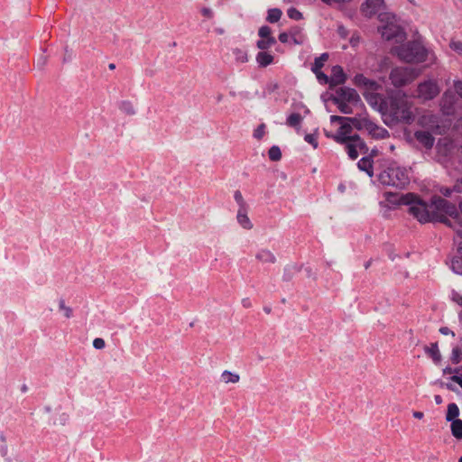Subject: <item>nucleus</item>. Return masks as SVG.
Instances as JSON below:
<instances>
[{
    "mask_svg": "<svg viewBox=\"0 0 462 462\" xmlns=\"http://www.w3.org/2000/svg\"><path fill=\"white\" fill-rule=\"evenodd\" d=\"M364 97L387 125H411L415 120L417 108L405 92L396 91L387 97L380 93H366Z\"/></svg>",
    "mask_w": 462,
    "mask_h": 462,
    "instance_id": "obj_1",
    "label": "nucleus"
},
{
    "mask_svg": "<svg viewBox=\"0 0 462 462\" xmlns=\"http://www.w3.org/2000/svg\"><path fill=\"white\" fill-rule=\"evenodd\" d=\"M409 213L419 222H441L456 231L455 241L462 258V204H410Z\"/></svg>",
    "mask_w": 462,
    "mask_h": 462,
    "instance_id": "obj_2",
    "label": "nucleus"
},
{
    "mask_svg": "<svg viewBox=\"0 0 462 462\" xmlns=\"http://www.w3.org/2000/svg\"><path fill=\"white\" fill-rule=\"evenodd\" d=\"M391 52L406 63H422L430 60L437 62V56L419 42H409L405 44L392 48Z\"/></svg>",
    "mask_w": 462,
    "mask_h": 462,
    "instance_id": "obj_3",
    "label": "nucleus"
},
{
    "mask_svg": "<svg viewBox=\"0 0 462 462\" xmlns=\"http://www.w3.org/2000/svg\"><path fill=\"white\" fill-rule=\"evenodd\" d=\"M420 70L407 66L393 67L389 73V80L395 88H403L411 84L419 76Z\"/></svg>",
    "mask_w": 462,
    "mask_h": 462,
    "instance_id": "obj_4",
    "label": "nucleus"
},
{
    "mask_svg": "<svg viewBox=\"0 0 462 462\" xmlns=\"http://www.w3.org/2000/svg\"><path fill=\"white\" fill-rule=\"evenodd\" d=\"M378 178L380 182L385 186L402 188L409 182L406 172L396 166L387 167L379 174Z\"/></svg>",
    "mask_w": 462,
    "mask_h": 462,
    "instance_id": "obj_5",
    "label": "nucleus"
},
{
    "mask_svg": "<svg viewBox=\"0 0 462 462\" xmlns=\"http://www.w3.org/2000/svg\"><path fill=\"white\" fill-rule=\"evenodd\" d=\"M415 97L422 102L430 101L437 97L440 93L438 81L429 78L420 82L416 87Z\"/></svg>",
    "mask_w": 462,
    "mask_h": 462,
    "instance_id": "obj_6",
    "label": "nucleus"
},
{
    "mask_svg": "<svg viewBox=\"0 0 462 462\" xmlns=\"http://www.w3.org/2000/svg\"><path fill=\"white\" fill-rule=\"evenodd\" d=\"M440 106L445 115L462 116V101L448 92L443 94Z\"/></svg>",
    "mask_w": 462,
    "mask_h": 462,
    "instance_id": "obj_7",
    "label": "nucleus"
},
{
    "mask_svg": "<svg viewBox=\"0 0 462 462\" xmlns=\"http://www.w3.org/2000/svg\"><path fill=\"white\" fill-rule=\"evenodd\" d=\"M382 37L386 41H395L402 42L406 40V33L402 28L395 22H389L385 25L379 28Z\"/></svg>",
    "mask_w": 462,
    "mask_h": 462,
    "instance_id": "obj_8",
    "label": "nucleus"
},
{
    "mask_svg": "<svg viewBox=\"0 0 462 462\" xmlns=\"http://www.w3.org/2000/svg\"><path fill=\"white\" fill-rule=\"evenodd\" d=\"M344 144H346L348 156L351 159H356L360 153H366L367 152L365 143L357 134H354V137Z\"/></svg>",
    "mask_w": 462,
    "mask_h": 462,
    "instance_id": "obj_9",
    "label": "nucleus"
},
{
    "mask_svg": "<svg viewBox=\"0 0 462 462\" xmlns=\"http://www.w3.org/2000/svg\"><path fill=\"white\" fill-rule=\"evenodd\" d=\"M353 126L351 122L343 123L340 125L339 129L335 134H326L328 137L332 138L334 141H336L338 143H345L351 140V138L354 137V134H352Z\"/></svg>",
    "mask_w": 462,
    "mask_h": 462,
    "instance_id": "obj_10",
    "label": "nucleus"
},
{
    "mask_svg": "<svg viewBox=\"0 0 462 462\" xmlns=\"http://www.w3.org/2000/svg\"><path fill=\"white\" fill-rule=\"evenodd\" d=\"M354 84L358 88H363L366 93H375L381 87L380 85L374 79H370L365 77L363 74H356L353 79Z\"/></svg>",
    "mask_w": 462,
    "mask_h": 462,
    "instance_id": "obj_11",
    "label": "nucleus"
},
{
    "mask_svg": "<svg viewBox=\"0 0 462 462\" xmlns=\"http://www.w3.org/2000/svg\"><path fill=\"white\" fill-rule=\"evenodd\" d=\"M383 0H365L361 5V13L370 18L383 7Z\"/></svg>",
    "mask_w": 462,
    "mask_h": 462,
    "instance_id": "obj_12",
    "label": "nucleus"
},
{
    "mask_svg": "<svg viewBox=\"0 0 462 462\" xmlns=\"http://www.w3.org/2000/svg\"><path fill=\"white\" fill-rule=\"evenodd\" d=\"M346 79V76L341 66H334L332 68L331 76L329 79V85L331 87L344 84Z\"/></svg>",
    "mask_w": 462,
    "mask_h": 462,
    "instance_id": "obj_13",
    "label": "nucleus"
},
{
    "mask_svg": "<svg viewBox=\"0 0 462 462\" xmlns=\"http://www.w3.org/2000/svg\"><path fill=\"white\" fill-rule=\"evenodd\" d=\"M417 141L422 144L425 148L430 149L434 144V137L430 133L426 131H417L414 134Z\"/></svg>",
    "mask_w": 462,
    "mask_h": 462,
    "instance_id": "obj_14",
    "label": "nucleus"
},
{
    "mask_svg": "<svg viewBox=\"0 0 462 462\" xmlns=\"http://www.w3.org/2000/svg\"><path fill=\"white\" fill-rule=\"evenodd\" d=\"M341 98L348 102H357L360 100L357 92L351 88H343L338 92Z\"/></svg>",
    "mask_w": 462,
    "mask_h": 462,
    "instance_id": "obj_15",
    "label": "nucleus"
},
{
    "mask_svg": "<svg viewBox=\"0 0 462 462\" xmlns=\"http://www.w3.org/2000/svg\"><path fill=\"white\" fill-rule=\"evenodd\" d=\"M255 258L263 263H273L276 261L275 255L268 249L259 250Z\"/></svg>",
    "mask_w": 462,
    "mask_h": 462,
    "instance_id": "obj_16",
    "label": "nucleus"
},
{
    "mask_svg": "<svg viewBox=\"0 0 462 462\" xmlns=\"http://www.w3.org/2000/svg\"><path fill=\"white\" fill-rule=\"evenodd\" d=\"M424 350L426 354L432 358L434 363L440 361L441 356L439 350L438 343H431L430 346H425Z\"/></svg>",
    "mask_w": 462,
    "mask_h": 462,
    "instance_id": "obj_17",
    "label": "nucleus"
},
{
    "mask_svg": "<svg viewBox=\"0 0 462 462\" xmlns=\"http://www.w3.org/2000/svg\"><path fill=\"white\" fill-rule=\"evenodd\" d=\"M237 221L245 229H251L253 225L247 216V212L245 208H241L237 212Z\"/></svg>",
    "mask_w": 462,
    "mask_h": 462,
    "instance_id": "obj_18",
    "label": "nucleus"
},
{
    "mask_svg": "<svg viewBox=\"0 0 462 462\" xmlns=\"http://www.w3.org/2000/svg\"><path fill=\"white\" fill-rule=\"evenodd\" d=\"M273 61V56L268 52L261 51L256 55V62L260 67H267Z\"/></svg>",
    "mask_w": 462,
    "mask_h": 462,
    "instance_id": "obj_19",
    "label": "nucleus"
},
{
    "mask_svg": "<svg viewBox=\"0 0 462 462\" xmlns=\"http://www.w3.org/2000/svg\"><path fill=\"white\" fill-rule=\"evenodd\" d=\"M53 425L64 426L69 420V415L67 412L59 410L51 419Z\"/></svg>",
    "mask_w": 462,
    "mask_h": 462,
    "instance_id": "obj_20",
    "label": "nucleus"
},
{
    "mask_svg": "<svg viewBox=\"0 0 462 462\" xmlns=\"http://www.w3.org/2000/svg\"><path fill=\"white\" fill-rule=\"evenodd\" d=\"M358 168L361 171H365L368 176H373V162L370 158L363 157L360 159L358 162Z\"/></svg>",
    "mask_w": 462,
    "mask_h": 462,
    "instance_id": "obj_21",
    "label": "nucleus"
},
{
    "mask_svg": "<svg viewBox=\"0 0 462 462\" xmlns=\"http://www.w3.org/2000/svg\"><path fill=\"white\" fill-rule=\"evenodd\" d=\"M352 126L357 130H366L370 119L367 117H350Z\"/></svg>",
    "mask_w": 462,
    "mask_h": 462,
    "instance_id": "obj_22",
    "label": "nucleus"
},
{
    "mask_svg": "<svg viewBox=\"0 0 462 462\" xmlns=\"http://www.w3.org/2000/svg\"><path fill=\"white\" fill-rule=\"evenodd\" d=\"M221 380L225 383H236L239 382L240 380V376L238 374H235V373H232L228 370H225L222 374H221Z\"/></svg>",
    "mask_w": 462,
    "mask_h": 462,
    "instance_id": "obj_23",
    "label": "nucleus"
},
{
    "mask_svg": "<svg viewBox=\"0 0 462 462\" xmlns=\"http://www.w3.org/2000/svg\"><path fill=\"white\" fill-rule=\"evenodd\" d=\"M458 415H459V409H458L457 405L454 402L449 403L448 405L446 420L448 421H453L454 420H457V417Z\"/></svg>",
    "mask_w": 462,
    "mask_h": 462,
    "instance_id": "obj_24",
    "label": "nucleus"
},
{
    "mask_svg": "<svg viewBox=\"0 0 462 462\" xmlns=\"http://www.w3.org/2000/svg\"><path fill=\"white\" fill-rule=\"evenodd\" d=\"M451 432L456 439H462V420L457 419L452 421Z\"/></svg>",
    "mask_w": 462,
    "mask_h": 462,
    "instance_id": "obj_25",
    "label": "nucleus"
},
{
    "mask_svg": "<svg viewBox=\"0 0 462 462\" xmlns=\"http://www.w3.org/2000/svg\"><path fill=\"white\" fill-rule=\"evenodd\" d=\"M368 125H367L366 131L374 136L383 137V136H384V134L387 133L386 130L379 127L377 125H375L371 120Z\"/></svg>",
    "mask_w": 462,
    "mask_h": 462,
    "instance_id": "obj_26",
    "label": "nucleus"
},
{
    "mask_svg": "<svg viewBox=\"0 0 462 462\" xmlns=\"http://www.w3.org/2000/svg\"><path fill=\"white\" fill-rule=\"evenodd\" d=\"M462 360V339L460 346H454L451 354V361L454 364H458Z\"/></svg>",
    "mask_w": 462,
    "mask_h": 462,
    "instance_id": "obj_27",
    "label": "nucleus"
},
{
    "mask_svg": "<svg viewBox=\"0 0 462 462\" xmlns=\"http://www.w3.org/2000/svg\"><path fill=\"white\" fill-rule=\"evenodd\" d=\"M328 59V55L327 53H322L319 57H317L314 60V63L311 67V70H320L324 66V63Z\"/></svg>",
    "mask_w": 462,
    "mask_h": 462,
    "instance_id": "obj_28",
    "label": "nucleus"
},
{
    "mask_svg": "<svg viewBox=\"0 0 462 462\" xmlns=\"http://www.w3.org/2000/svg\"><path fill=\"white\" fill-rule=\"evenodd\" d=\"M282 11L279 8H273L268 11L267 20L270 23H276L281 19Z\"/></svg>",
    "mask_w": 462,
    "mask_h": 462,
    "instance_id": "obj_29",
    "label": "nucleus"
},
{
    "mask_svg": "<svg viewBox=\"0 0 462 462\" xmlns=\"http://www.w3.org/2000/svg\"><path fill=\"white\" fill-rule=\"evenodd\" d=\"M59 310L62 311L65 318L69 319L73 315V310L70 307L65 304V300L63 299L59 300Z\"/></svg>",
    "mask_w": 462,
    "mask_h": 462,
    "instance_id": "obj_30",
    "label": "nucleus"
},
{
    "mask_svg": "<svg viewBox=\"0 0 462 462\" xmlns=\"http://www.w3.org/2000/svg\"><path fill=\"white\" fill-rule=\"evenodd\" d=\"M233 54L235 55L236 60L238 62L244 63L246 62L248 60L246 51L242 49H234Z\"/></svg>",
    "mask_w": 462,
    "mask_h": 462,
    "instance_id": "obj_31",
    "label": "nucleus"
},
{
    "mask_svg": "<svg viewBox=\"0 0 462 462\" xmlns=\"http://www.w3.org/2000/svg\"><path fill=\"white\" fill-rule=\"evenodd\" d=\"M451 269L457 274H462V258L455 256L451 261Z\"/></svg>",
    "mask_w": 462,
    "mask_h": 462,
    "instance_id": "obj_32",
    "label": "nucleus"
},
{
    "mask_svg": "<svg viewBox=\"0 0 462 462\" xmlns=\"http://www.w3.org/2000/svg\"><path fill=\"white\" fill-rule=\"evenodd\" d=\"M268 154L269 158L274 162H277L282 158L281 149L276 145H273L269 149Z\"/></svg>",
    "mask_w": 462,
    "mask_h": 462,
    "instance_id": "obj_33",
    "label": "nucleus"
},
{
    "mask_svg": "<svg viewBox=\"0 0 462 462\" xmlns=\"http://www.w3.org/2000/svg\"><path fill=\"white\" fill-rule=\"evenodd\" d=\"M276 42L274 38L262 39L257 42V47L260 50H266Z\"/></svg>",
    "mask_w": 462,
    "mask_h": 462,
    "instance_id": "obj_34",
    "label": "nucleus"
},
{
    "mask_svg": "<svg viewBox=\"0 0 462 462\" xmlns=\"http://www.w3.org/2000/svg\"><path fill=\"white\" fill-rule=\"evenodd\" d=\"M301 120L302 117L300 116V115L294 113L288 117L287 123L291 126H298L300 124Z\"/></svg>",
    "mask_w": 462,
    "mask_h": 462,
    "instance_id": "obj_35",
    "label": "nucleus"
},
{
    "mask_svg": "<svg viewBox=\"0 0 462 462\" xmlns=\"http://www.w3.org/2000/svg\"><path fill=\"white\" fill-rule=\"evenodd\" d=\"M399 202H422L420 199H419L415 194L413 193H407L399 199Z\"/></svg>",
    "mask_w": 462,
    "mask_h": 462,
    "instance_id": "obj_36",
    "label": "nucleus"
},
{
    "mask_svg": "<svg viewBox=\"0 0 462 462\" xmlns=\"http://www.w3.org/2000/svg\"><path fill=\"white\" fill-rule=\"evenodd\" d=\"M258 34H259V36H260L262 39L273 38V37L271 35V29H270V27H268V26H266V25L262 26V27L259 29Z\"/></svg>",
    "mask_w": 462,
    "mask_h": 462,
    "instance_id": "obj_37",
    "label": "nucleus"
},
{
    "mask_svg": "<svg viewBox=\"0 0 462 462\" xmlns=\"http://www.w3.org/2000/svg\"><path fill=\"white\" fill-rule=\"evenodd\" d=\"M287 13H288V16L291 19H294V20H300V19H302V14L299 10L294 8V7H291L288 10Z\"/></svg>",
    "mask_w": 462,
    "mask_h": 462,
    "instance_id": "obj_38",
    "label": "nucleus"
},
{
    "mask_svg": "<svg viewBox=\"0 0 462 462\" xmlns=\"http://www.w3.org/2000/svg\"><path fill=\"white\" fill-rule=\"evenodd\" d=\"M449 47L451 50L456 51L457 54L462 56V42L460 41H451L449 43Z\"/></svg>",
    "mask_w": 462,
    "mask_h": 462,
    "instance_id": "obj_39",
    "label": "nucleus"
},
{
    "mask_svg": "<svg viewBox=\"0 0 462 462\" xmlns=\"http://www.w3.org/2000/svg\"><path fill=\"white\" fill-rule=\"evenodd\" d=\"M313 72L315 73L317 79L320 82H322L324 84H329V79L330 78H328L324 72H322L321 69L320 70H314Z\"/></svg>",
    "mask_w": 462,
    "mask_h": 462,
    "instance_id": "obj_40",
    "label": "nucleus"
},
{
    "mask_svg": "<svg viewBox=\"0 0 462 462\" xmlns=\"http://www.w3.org/2000/svg\"><path fill=\"white\" fill-rule=\"evenodd\" d=\"M265 125L261 124L254 131V136L256 139H262L264 134Z\"/></svg>",
    "mask_w": 462,
    "mask_h": 462,
    "instance_id": "obj_41",
    "label": "nucleus"
},
{
    "mask_svg": "<svg viewBox=\"0 0 462 462\" xmlns=\"http://www.w3.org/2000/svg\"><path fill=\"white\" fill-rule=\"evenodd\" d=\"M106 346L105 340L100 337H97L93 340V346L96 349H103Z\"/></svg>",
    "mask_w": 462,
    "mask_h": 462,
    "instance_id": "obj_42",
    "label": "nucleus"
},
{
    "mask_svg": "<svg viewBox=\"0 0 462 462\" xmlns=\"http://www.w3.org/2000/svg\"><path fill=\"white\" fill-rule=\"evenodd\" d=\"M454 88L456 93L459 96V99L462 101V81L454 80Z\"/></svg>",
    "mask_w": 462,
    "mask_h": 462,
    "instance_id": "obj_43",
    "label": "nucleus"
},
{
    "mask_svg": "<svg viewBox=\"0 0 462 462\" xmlns=\"http://www.w3.org/2000/svg\"><path fill=\"white\" fill-rule=\"evenodd\" d=\"M331 122H338L340 125L343 123L350 122V117H343L339 116H330Z\"/></svg>",
    "mask_w": 462,
    "mask_h": 462,
    "instance_id": "obj_44",
    "label": "nucleus"
},
{
    "mask_svg": "<svg viewBox=\"0 0 462 462\" xmlns=\"http://www.w3.org/2000/svg\"><path fill=\"white\" fill-rule=\"evenodd\" d=\"M305 140L310 143L314 148L318 147V142L314 134H309L305 135Z\"/></svg>",
    "mask_w": 462,
    "mask_h": 462,
    "instance_id": "obj_45",
    "label": "nucleus"
},
{
    "mask_svg": "<svg viewBox=\"0 0 462 462\" xmlns=\"http://www.w3.org/2000/svg\"><path fill=\"white\" fill-rule=\"evenodd\" d=\"M349 42L353 47H356L360 42V36L357 33H353L349 39Z\"/></svg>",
    "mask_w": 462,
    "mask_h": 462,
    "instance_id": "obj_46",
    "label": "nucleus"
},
{
    "mask_svg": "<svg viewBox=\"0 0 462 462\" xmlns=\"http://www.w3.org/2000/svg\"><path fill=\"white\" fill-rule=\"evenodd\" d=\"M337 32L339 34V36L343 39H346L348 35V31L347 29L343 26V25H338L337 27Z\"/></svg>",
    "mask_w": 462,
    "mask_h": 462,
    "instance_id": "obj_47",
    "label": "nucleus"
},
{
    "mask_svg": "<svg viewBox=\"0 0 462 462\" xmlns=\"http://www.w3.org/2000/svg\"><path fill=\"white\" fill-rule=\"evenodd\" d=\"M338 108L341 112L345 113V114H349L350 113V110H349V107L346 104V103H339L338 104Z\"/></svg>",
    "mask_w": 462,
    "mask_h": 462,
    "instance_id": "obj_48",
    "label": "nucleus"
},
{
    "mask_svg": "<svg viewBox=\"0 0 462 462\" xmlns=\"http://www.w3.org/2000/svg\"><path fill=\"white\" fill-rule=\"evenodd\" d=\"M201 12H202L203 15H205L208 18H211L213 16V12L210 8L204 7V8H202Z\"/></svg>",
    "mask_w": 462,
    "mask_h": 462,
    "instance_id": "obj_49",
    "label": "nucleus"
},
{
    "mask_svg": "<svg viewBox=\"0 0 462 462\" xmlns=\"http://www.w3.org/2000/svg\"><path fill=\"white\" fill-rule=\"evenodd\" d=\"M432 116H423L422 117L420 118V124L424 125L427 123V121H432Z\"/></svg>",
    "mask_w": 462,
    "mask_h": 462,
    "instance_id": "obj_50",
    "label": "nucleus"
},
{
    "mask_svg": "<svg viewBox=\"0 0 462 462\" xmlns=\"http://www.w3.org/2000/svg\"><path fill=\"white\" fill-rule=\"evenodd\" d=\"M289 40V35L286 32H282L279 34V41L282 43H286Z\"/></svg>",
    "mask_w": 462,
    "mask_h": 462,
    "instance_id": "obj_51",
    "label": "nucleus"
},
{
    "mask_svg": "<svg viewBox=\"0 0 462 462\" xmlns=\"http://www.w3.org/2000/svg\"><path fill=\"white\" fill-rule=\"evenodd\" d=\"M242 304H243V306L245 308H251L252 307V303H251L250 300L247 299V298L242 300Z\"/></svg>",
    "mask_w": 462,
    "mask_h": 462,
    "instance_id": "obj_52",
    "label": "nucleus"
},
{
    "mask_svg": "<svg viewBox=\"0 0 462 462\" xmlns=\"http://www.w3.org/2000/svg\"><path fill=\"white\" fill-rule=\"evenodd\" d=\"M234 198L236 201H239V200H242L243 199V195L242 193L239 191V190H236L235 192V195H234Z\"/></svg>",
    "mask_w": 462,
    "mask_h": 462,
    "instance_id": "obj_53",
    "label": "nucleus"
},
{
    "mask_svg": "<svg viewBox=\"0 0 462 462\" xmlns=\"http://www.w3.org/2000/svg\"><path fill=\"white\" fill-rule=\"evenodd\" d=\"M412 415L414 418L419 419V420L422 419L424 416L423 412H421V411H413Z\"/></svg>",
    "mask_w": 462,
    "mask_h": 462,
    "instance_id": "obj_54",
    "label": "nucleus"
},
{
    "mask_svg": "<svg viewBox=\"0 0 462 462\" xmlns=\"http://www.w3.org/2000/svg\"><path fill=\"white\" fill-rule=\"evenodd\" d=\"M0 452L3 457L6 456L7 454V447L5 445L1 446Z\"/></svg>",
    "mask_w": 462,
    "mask_h": 462,
    "instance_id": "obj_55",
    "label": "nucleus"
},
{
    "mask_svg": "<svg viewBox=\"0 0 462 462\" xmlns=\"http://www.w3.org/2000/svg\"><path fill=\"white\" fill-rule=\"evenodd\" d=\"M439 332L443 335H448L450 331L448 328L444 327L439 328Z\"/></svg>",
    "mask_w": 462,
    "mask_h": 462,
    "instance_id": "obj_56",
    "label": "nucleus"
},
{
    "mask_svg": "<svg viewBox=\"0 0 462 462\" xmlns=\"http://www.w3.org/2000/svg\"><path fill=\"white\" fill-rule=\"evenodd\" d=\"M434 400H435V402L437 404H441L442 403V397L440 395H435L434 396Z\"/></svg>",
    "mask_w": 462,
    "mask_h": 462,
    "instance_id": "obj_57",
    "label": "nucleus"
},
{
    "mask_svg": "<svg viewBox=\"0 0 462 462\" xmlns=\"http://www.w3.org/2000/svg\"><path fill=\"white\" fill-rule=\"evenodd\" d=\"M455 300L460 305L462 306V296H459V295H457L455 297Z\"/></svg>",
    "mask_w": 462,
    "mask_h": 462,
    "instance_id": "obj_58",
    "label": "nucleus"
},
{
    "mask_svg": "<svg viewBox=\"0 0 462 462\" xmlns=\"http://www.w3.org/2000/svg\"><path fill=\"white\" fill-rule=\"evenodd\" d=\"M442 193L444 196L448 197L451 193V190L448 189H445L444 190H442Z\"/></svg>",
    "mask_w": 462,
    "mask_h": 462,
    "instance_id": "obj_59",
    "label": "nucleus"
},
{
    "mask_svg": "<svg viewBox=\"0 0 462 462\" xmlns=\"http://www.w3.org/2000/svg\"><path fill=\"white\" fill-rule=\"evenodd\" d=\"M0 439H1L2 442H5V436L4 433L0 434Z\"/></svg>",
    "mask_w": 462,
    "mask_h": 462,
    "instance_id": "obj_60",
    "label": "nucleus"
},
{
    "mask_svg": "<svg viewBox=\"0 0 462 462\" xmlns=\"http://www.w3.org/2000/svg\"><path fill=\"white\" fill-rule=\"evenodd\" d=\"M370 265H371V261H368V262L365 263V268L368 269Z\"/></svg>",
    "mask_w": 462,
    "mask_h": 462,
    "instance_id": "obj_61",
    "label": "nucleus"
},
{
    "mask_svg": "<svg viewBox=\"0 0 462 462\" xmlns=\"http://www.w3.org/2000/svg\"><path fill=\"white\" fill-rule=\"evenodd\" d=\"M26 390H27V386H26L25 383H23V386H22V391L25 392Z\"/></svg>",
    "mask_w": 462,
    "mask_h": 462,
    "instance_id": "obj_62",
    "label": "nucleus"
},
{
    "mask_svg": "<svg viewBox=\"0 0 462 462\" xmlns=\"http://www.w3.org/2000/svg\"><path fill=\"white\" fill-rule=\"evenodd\" d=\"M430 202L435 203V202H443V201L440 199H432Z\"/></svg>",
    "mask_w": 462,
    "mask_h": 462,
    "instance_id": "obj_63",
    "label": "nucleus"
},
{
    "mask_svg": "<svg viewBox=\"0 0 462 462\" xmlns=\"http://www.w3.org/2000/svg\"><path fill=\"white\" fill-rule=\"evenodd\" d=\"M264 311H265L266 313H270V312H271V309H269V308H264Z\"/></svg>",
    "mask_w": 462,
    "mask_h": 462,
    "instance_id": "obj_64",
    "label": "nucleus"
}]
</instances>
